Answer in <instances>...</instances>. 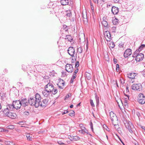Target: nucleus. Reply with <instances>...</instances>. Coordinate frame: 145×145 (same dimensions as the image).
I'll list each match as a JSON object with an SVG mask.
<instances>
[{"mask_svg": "<svg viewBox=\"0 0 145 145\" xmlns=\"http://www.w3.org/2000/svg\"><path fill=\"white\" fill-rule=\"evenodd\" d=\"M73 106V105H71L70 106V108H72Z\"/></svg>", "mask_w": 145, "mask_h": 145, "instance_id": "nucleus-61", "label": "nucleus"}, {"mask_svg": "<svg viewBox=\"0 0 145 145\" xmlns=\"http://www.w3.org/2000/svg\"><path fill=\"white\" fill-rule=\"evenodd\" d=\"M22 69L24 70V71H25L27 70V67L25 65H22Z\"/></svg>", "mask_w": 145, "mask_h": 145, "instance_id": "nucleus-35", "label": "nucleus"}, {"mask_svg": "<svg viewBox=\"0 0 145 145\" xmlns=\"http://www.w3.org/2000/svg\"><path fill=\"white\" fill-rule=\"evenodd\" d=\"M118 46L120 48L123 47L124 46V44L123 43L121 42L119 44Z\"/></svg>", "mask_w": 145, "mask_h": 145, "instance_id": "nucleus-39", "label": "nucleus"}, {"mask_svg": "<svg viewBox=\"0 0 145 145\" xmlns=\"http://www.w3.org/2000/svg\"><path fill=\"white\" fill-rule=\"evenodd\" d=\"M76 78V77L74 76H73L72 75L71 78V79L70 80V83H73V81H74V80Z\"/></svg>", "mask_w": 145, "mask_h": 145, "instance_id": "nucleus-34", "label": "nucleus"}, {"mask_svg": "<svg viewBox=\"0 0 145 145\" xmlns=\"http://www.w3.org/2000/svg\"><path fill=\"white\" fill-rule=\"evenodd\" d=\"M20 102V100H16L13 101V103L15 109L17 110L21 108V105Z\"/></svg>", "mask_w": 145, "mask_h": 145, "instance_id": "nucleus-10", "label": "nucleus"}, {"mask_svg": "<svg viewBox=\"0 0 145 145\" xmlns=\"http://www.w3.org/2000/svg\"><path fill=\"white\" fill-rule=\"evenodd\" d=\"M20 104L21 105V106L22 107H25L29 105L28 100L26 99H23L20 100Z\"/></svg>", "mask_w": 145, "mask_h": 145, "instance_id": "nucleus-11", "label": "nucleus"}, {"mask_svg": "<svg viewBox=\"0 0 145 145\" xmlns=\"http://www.w3.org/2000/svg\"><path fill=\"white\" fill-rule=\"evenodd\" d=\"M29 114V113L28 112H24V114L26 115H28Z\"/></svg>", "mask_w": 145, "mask_h": 145, "instance_id": "nucleus-51", "label": "nucleus"}, {"mask_svg": "<svg viewBox=\"0 0 145 145\" xmlns=\"http://www.w3.org/2000/svg\"><path fill=\"white\" fill-rule=\"evenodd\" d=\"M65 39L70 42H71L73 40V38L72 37L71 35H69L66 36Z\"/></svg>", "mask_w": 145, "mask_h": 145, "instance_id": "nucleus-22", "label": "nucleus"}, {"mask_svg": "<svg viewBox=\"0 0 145 145\" xmlns=\"http://www.w3.org/2000/svg\"><path fill=\"white\" fill-rule=\"evenodd\" d=\"M90 127L93 126V124L91 122L90 123Z\"/></svg>", "mask_w": 145, "mask_h": 145, "instance_id": "nucleus-62", "label": "nucleus"}, {"mask_svg": "<svg viewBox=\"0 0 145 145\" xmlns=\"http://www.w3.org/2000/svg\"><path fill=\"white\" fill-rule=\"evenodd\" d=\"M95 98L97 103V105H98L99 103V97L97 95H95Z\"/></svg>", "mask_w": 145, "mask_h": 145, "instance_id": "nucleus-26", "label": "nucleus"}, {"mask_svg": "<svg viewBox=\"0 0 145 145\" xmlns=\"http://www.w3.org/2000/svg\"><path fill=\"white\" fill-rule=\"evenodd\" d=\"M69 54L72 57H73L75 54L74 49L72 47H69L67 50Z\"/></svg>", "mask_w": 145, "mask_h": 145, "instance_id": "nucleus-12", "label": "nucleus"}, {"mask_svg": "<svg viewBox=\"0 0 145 145\" xmlns=\"http://www.w3.org/2000/svg\"><path fill=\"white\" fill-rule=\"evenodd\" d=\"M102 24L105 28L106 29H107L108 28V24L106 21H103L102 22Z\"/></svg>", "mask_w": 145, "mask_h": 145, "instance_id": "nucleus-20", "label": "nucleus"}, {"mask_svg": "<svg viewBox=\"0 0 145 145\" xmlns=\"http://www.w3.org/2000/svg\"><path fill=\"white\" fill-rule=\"evenodd\" d=\"M75 67L76 68H77L79 66V62L78 61H77L76 63H75Z\"/></svg>", "mask_w": 145, "mask_h": 145, "instance_id": "nucleus-37", "label": "nucleus"}, {"mask_svg": "<svg viewBox=\"0 0 145 145\" xmlns=\"http://www.w3.org/2000/svg\"><path fill=\"white\" fill-rule=\"evenodd\" d=\"M132 89L138 91H140L142 89V87L140 84H133L132 86Z\"/></svg>", "mask_w": 145, "mask_h": 145, "instance_id": "nucleus-4", "label": "nucleus"}, {"mask_svg": "<svg viewBox=\"0 0 145 145\" xmlns=\"http://www.w3.org/2000/svg\"><path fill=\"white\" fill-rule=\"evenodd\" d=\"M4 131V129L0 128V132H2L3 131Z\"/></svg>", "mask_w": 145, "mask_h": 145, "instance_id": "nucleus-58", "label": "nucleus"}, {"mask_svg": "<svg viewBox=\"0 0 145 145\" xmlns=\"http://www.w3.org/2000/svg\"><path fill=\"white\" fill-rule=\"evenodd\" d=\"M76 60H74L73 59H72V65H74V64L75 65V63H76Z\"/></svg>", "mask_w": 145, "mask_h": 145, "instance_id": "nucleus-47", "label": "nucleus"}, {"mask_svg": "<svg viewBox=\"0 0 145 145\" xmlns=\"http://www.w3.org/2000/svg\"><path fill=\"white\" fill-rule=\"evenodd\" d=\"M66 16H67L70 17L71 15V12L69 11H67L66 12Z\"/></svg>", "mask_w": 145, "mask_h": 145, "instance_id": "nucleus-30", "label": "nucleus"}, {"mask_svg": "<svg viewBox=\"0 0 145 145\" xmlns=\"http://www.w3.org/2000/svg\"><path fill=\"white\" fill-rule=\"evenodd\" d=\"M104 35L106 39V37L109 39V40H106L107 41H110L111 39V35L109 32L108 31H105L104 33Z\"/></svg>", "mask_w": 145, "mask_h": 145, "instance_id": "nucleus-15", "label": "nucleus"}, {"mask_svg": "<svg viewBox=\"0 0 145 145\" xmlns=\"http://www.w3.org/2000/svg\"><path fill=\"white\" fill-rule=\"evenodd\" d=\"M109 47L113 48L115 47V45L114 43L113 42H111L109 44Z\"/></svg>", "mask_w": 145, "mask_h": 145, "instance_id": "nucleus-27", "label": "nucleus"}, {"mask_svg": "<svg viewBox=\"0 0 145 145\" xmlns=\"http://www.w3.org/2000/svg\"><path fill=\"white\" fill-rule=\"evenodd\" d=\"M47 132L46 130H40L38 132L39 134L43 133H46Z\"/></svg>", "mask_w": 145, "mask_h": 145, "instance_id": "nucleus-40", "label": "nucleus"}, {"mask_svg": "<svg viewBox=\"0 0 145 145\" xmlns=\"http://www.w3.org/2000/svg\"><path fill=\"white\" fill-rule=\"evenodd\" d=\"M26 136L27 138V140L29 141H31L32 138L31 135H30L29 133L26 134Z\"/></svg>", "mask_w": 145, "mask_h": 145, "instance_id": "nucleus-24", "label": "nucleus"}, {"mask_svg": "<svg viewBox=\"0 0 145 145\" xmlns=\"http://www.w3.org/2000/svg\"><path fill=\"white\" fill-rule=\"evenodd\" d=\"M114 63H117V59L115 58L114 59Z\"/></svg>", "mask_w": 145, "mask_h": 145, "instance_id": "nucleus-57", "label": "nucleus"}, {"mask_svg": "<svg viewBox=\"0 0 145 145\" xmlns=\"http://www.w3.org/2000/svg\"><path fill=\"white\" fill-rule=\"evenodd\" d=\"M24 122L23 121H19L18 123V124H19L20 125H23L24 124Z\"/></svg>", "mask_w": 145, "mask_h": 145, "instance_id": "nucleus-46", "label": "nucleus"}, {"mask_svg": "<svg viewBox=\"0 0 145 145\" xmlns=\"http://www.w3.org/2000/svg\"><path fill=\"white\" fill-rule=\"evenodd\" d=\"M138 96V102L140 104H144L145 103V97L144 95L142 93H140L139 94Z\"/></svg>", "mask_w": 145, "mask_h": 145, "instance_id": "nucleus-7", "label": "nucleus"}, {"mask_svg": "<svg viewBox=\"0 0 145 145\" xmlns=\"http://www.w3.org/2000/svg\"><path fill=\"white\" fill-rule=\"evenodd\" d=\"M76 73H75L74 72V73L72 75L73 76H74L76 77Z\"/></svg>", "mask_w": 145, "mask_h": 145, "instance_id": "nucleus-59", "label": "nucleus"}, {"mask_svg": "<svg viewBox=\"0 0 145 145\" xmlns=\"http://www.w3.org/2000/svg\"><path fill=\"white\" fill-rule=\"evenodd\" d=\"M62 75L63 76H65V75H66L65 72H62Z\"/></svg>", "mask_w": 145, "mask_h": 145, "instance_id": "nucleus-55", "label": "nucleus"}, {"mask_svg": "<svg viewBox=\"0 0 145 145\" xmlns=\"http://www.w3.org/2000/svg\"><path fill=\"white\" fill-rule=\"evenodd\" d=\"M83 49L81 47H80L77 48V51L80 53H82V52Z\"/></svg>", "mask_w": 145, "mask_h": 145, "instance_id": "nucleus-32", "label": "nucleus"}, {"mask_svg": "<svg viewBox=\"0 0 145 145\" xmlns=\"http://www.w3.org/2000/svg\"><path fill=\"white\" fill-rule=\"evenodd\" d=\"M119 82L121 84L123 85L125 83L124 80L122 78H121L119 80Z\"/></svg>", "mask_w": 145, "mask_h": 145, "instance_id": "nucleus-33", "label": "nucleus"}, {"mask_svg": "<svg viewBox=\"0 0 145 145\" xmlns=\"http://www.w3.org/2000/svg\"><path fill=\"white\" fill-rule=\"evenodd\" d=\"M48 91L46 89H45L42 92L43 95L45 97H48L49 96L50 93V92H48Z\"/></svg>", "mask_w": 145, "mask_h": 145, "instance_id": "nucleus-19", "label": "nucleus"}, {"mask_svg": "<svg viewBox=\"0 0 145 145\" xmlns=\"http://www.w3.org/2000/svg\"><path fill=\"white\" fill-rule=\"evenodd\" d=\"M44 88L48 91V92L53 95L56 94L57 92V89L54 88L52 84L50 83H49L46 85L44 87Z\"/></svg>", "mask_w": 145, "mask_h": 145, "instance_id": "nucleus-2", "label": "nucleus"}, {"mask_svg": "<svg viewBox=\"0 0 145 145\" xmlns=\"http://www.w3.org/2000/svg\"><path fill=\"white\" fill-rule=\"evenodd\" d=\"M119 22L117 19L115 18L112 20V22L114 25H116Z\"/></svg>", "mask_w": 145, "mask_h": 145, "instance_id": "nucleus-25", "label": "nucleus"}, {"mask_svg": "<svg viewBox=\"0 0 145 145\" xmlns=\"http://www.w3.org/2000/svg\"><path fill=\"white\" fill-rule=\"evenodd\" d=\"M15 109L13 103L12 104H8L7 106V108L3 111V112H7V111H14Z\"/></svg>", "mask_w": 145, "mask_h": 145, "instance_id": "nucleus-6", "label": "nucleus"}, {"mask_svg": "<svg viewBox=\"0 0 145 145\" xmlns=\"http://www.w3.org/2000/svg\"><path fill=\"white\" fill-rule=\"evenodd\" d=\"M141 128L145 130V127L144 126H142L141 127Z\"/></svg>", "mask_w": 145, "mask_h": 145, "instance_id": "nucleus-60", "label": "nucleus"}, {"mask_svg": "<svg viewBox=\"0 0 145 145\" xmlns=\"http://www.w3.org/2000/svg\"><path fill=\"white\" fill-rule=\"evenodd\" d=\"M57 142L58 144L61 145H63L65 144L64 143H63L61 141H58Z\"/></svg>", "mask_w": 145, "mask_h": 145, "instance_id": "nucleus-45", "label": "nucleus"}, {"mask_svg": "<svg viewBox=\"0 0 145 145\" xmlns=\"http://www.w3.org/2000/svg\"><path fill=\"white\" fill-rule=\"evenodd\" d=\"M137 74L134 73H131L127 74V77L132 79H133L135 78V76H137Z\"/></svg>", "mask_w": 145, "mask_h": 145, "instance_id": "nucleus-18", "label": "nucleus"}, {"mask_svg": "<svg viewBox=\"0 0 145 145\" xmlns=\"http://www.w3.org/2000/svg\"><path fill=\"white\" fill-rule=\"evenodd\" d=\"M65 84V82L63 80H61L59 83L57 84L58 86H59V85L62 84V86H63Z\"/></svg>", "mask_w": 145, "mask_h": 145, "instance_id": "nucleus-29", "label": "nucleus"}, {"mask_svg": "<svg viewBox=\"0 0 145 145\" xmlns=\"http://www.w3.org/2000/svg\"><path fill=\"white\" fill-rule=\"evenodd\" d=\"M7 128L11 129H12L14 128V126L12 125H10L7 126Z\"/></svg>", "mask_w": 145, "mask_h": 145, "instance_id": "nucleus-28", "label": "nucleus"}, {"mask_svg": "<svg viewBox=\"0 0 145 145\" xmlns=\"http://www.w3.org/2000/svg\"><path fill=\"white\" fill-rule=\"evenodd\" d=\"M113 1H114L115 3H118L119 2V1H120V0H113Z\"/></svg>", "mask_w": 145, "mask_h": 145, "instance_id": "nucleus-50", "label": "nucleus"}, {"mask_svg": "<svg viewBox=\"0 0 145 145\" xmlns=\"http://www.w3.org/2000/svg\"><path fill=\"white\" fill-rule=\"evenodd\" d=\"M74 111H72L70 112L69 115L71 116H72L74 115Z\"/></svg>", "mask_w": 145, "mask_h": 145, "instance_id": "nucleus-42", "label": "nucleus"}, {"mask_svg": "<svg viewBox=\"0 0 145 145\" xmlns=\"http://www.w3.org/2000/svg\"><path fill=\"white\" fill-rule=\"evenodd\" d=\"M145 46V45L144 44L141 45L139 47L138 49L136 50L137 52H138L139 53L142 50L143 48H144Z\"/></svg>", "mask_w": 145, "mask_h": 145, "instance_id": "nucleus-23", "label": "nucleus"}, {"mask_svg": "<svg viewBox=\"0 0 145 145\" xmlns=\"http://www.w3.org/2000/svg\"><path fill=\"white\" fill-rule=\"evenodd\" d=\"M41 99L40 95L37 93L35 96L30 97L28 100L29 104L32 106H34L37 108L39 106V102Z\"/></svg>", "mask_w": 145, "mask_h": 145, "instance_id": "nucleus-1", "label": "nucleus"}, {"mask_svg": "<svg viewBox=\"0 0 145 145\" xmlns=\"http://www.w3.org/2000/svg\"><path fill=\"white\" fill-rule=\"evenodd\" d=\"M86 76L87 77L88 80L90 79L91 78V76L90 74L88 73L86 74Z\"/></svg>", "mask_w": 145, "mask_h": 145, "instance_id": "nucleus-38", "label": "nucleus"}, {"mask_svg": "<svg viewBox=\"0 0 145 145\" xmlns=\"http://www.w3.org/2000/svg\"><path fill=\"white\" fill-rule=\"evenodd\" d=\"M84 129L82 127V128H81V130H79V131L80 133H81L82 134H84Z\"/></svg>", "mask_w": 145, "mask_h": 145, "instance_id": "nucleus-43", "label": "nucleus"}, {"mask_svg": "<svg viewBox=\"0 0 145 145\" xmlns=\"http://www.w3.org/2000/svg\"><path fill=\"white\" fill-rule=\"evenodd\" d=\"M93 1L95 3L98 4V0H93Z\"/></svg>", "mask_w": 145, "mask_h": 145, "instance_id": "nucleus-54", "label": "nucleus"}, {"mask_svg": "<svg viewBox=\"0 0 145 145\" xmlns=\"http://www.w3.org/2000/svg\"><path fill=\"white\" fill-rule=\"evenodd\" d=\"M83 128L84 129V133H88V131L84 127H83Z\"/></svg>", "mask_w": 145, "mask_h": 145, "instance_id": "nucleus-48", "label": "nucleus"}, {"mask_svg": "<svg viewBox=\"0 0 145 145\" xmlns=\"http://www.w3.org/2000/svg\"><path fill=\"white\" fill-rule=\"evenodd\" d=\"M113 83H115L117 85V86L118 87V84H117V81L116 80V81H115V80H113Z\"/></svg>", "mask_w": 145, "mask_h": 145, "instance_id": "nucleus-56", "label": "nucleus"}, {"mask_svg": "<svg viewBox=\"0 0 145 145\" xmlns=\"http://www.w3.org/2000/svg\"><path fill=\"white\" fill-rule=\"evenodd\" d=\"M139 54L138 52H137V50L133 54V57H135V58H137V56H138V54Z\"/></svg>", "mask_w": 145, "mask_h": 145, "instance_id": "nucleus-31", "label": "nucleus"}, {"mask_svg": "<svg viewBox=\"0 0 145 145\" xmlns=\"http://www.w3.org/2000/svg\"><path fill=\"white\" fill-rule=\"evenodd\" d=\"M68 112V111L67 110H65L62 112V114L63 115L67 113Z\"/></svg>", "mask_w": 145, "mask_h": 145, "instance_id": "nucleus-49", "label": "nucleus"}, {"mask_svg": "<svg viewBox=\"0 0 145 145\" xmlns=\"http://www.w3.org/2000/svg\"><path fill=\"white\" fill-rule=\"evenodd\" d=\"M90 104L92 107H94L95 105L93 103V100L92 99L90 100Z\"/></svg>", "mask_w": 145, "mask_h": 145, "instance_id": "nucleus-41", "label": "nucleus"}, {"mask_svg": "<svg viewBox=\"0 0 145 145\" xmlns=\"http://www.w3.org/2000/svg\"><path fill=\"white\" fill-rule=\"evenodd\" d=\"M110 116L112 123L113 122V121L118 120L116 116L112 111H111L110 112Z\"/></svg>", "mask_w": 145, "mask_h": 145, "instance_id": "nucleus-9", "label": "nucleus"}, {"mask_svg": "<svg viewBox=\"0 0 145 145\" xmlns=\"http://www.w3.org/2000/svg\"><path fill=\"white\" fill-rule=\"evenodd\" d=\"M78 68H76L74 72L75 73H77L78 72Z\"/></svg>", "mask_w": 145, "mask_h": 145, "instance_id": "nucleus-53", "label": "nucleus"}, {"mask_svg": "<svg viewBox=\"0 0 145 145\" xmlns=\"http://www.w3.org/2000/svg\"><path fill=\"white\" fill-rule=\"evenodd\" d=\"M89 3L90 4L91 6V9L92 10V11L94 10V8H93V5L91 1V0L89 1Z\"/></svg>", "mask_w": 145, "mask_h": 145, "instance_id": "nucleus-36", "label": "nucleus"}, {"mask_svg": "<svg viewBox=\"0 0 145 145\" xmlns=\"http://www.w3.org/2000/svg\"><path fill=\"white\" fill-rule=\"evenodd\" d=\"M60 2L61 4L63 5H67L69 3L68 0H61Z\"/></svg>", "mask_w": 145, "mask_h": 145, "instance_id": "nucleus-21", "label": "nucleus"}, {"mask_svg": "<svg viewBox=\"0 0 145 145\" xmlns=\"http://www.w3.org/2000/svg\"><path fill=\"white\" fill-rule=\"evenodd\" d=\"M74 68L72 65L70 64H67L65 66V70L69 72H72Z\"/></svg>", "mask_w": 145, "mask_h": 145, "instance_id": "nucleus-8", "label": "nucleus"}, {"mask_svg": "<svg viewBox=\"0 0 145 145\" xmlns=\"http://www.w3.org/2000/svg\"><path fill=\"white\" fill-rule=\"evenodd\" d=\"M144 58V55L142 53L138 54L137 56V58H135V60L139 62L143 60Z\"/></svg>", "mask_w": 145, "mask_h": 145, "instance_id": "nucleus-14", "label": "nucleus"}, {"mask_svg": "<svg viewBox=\"0 0 145 145\" xmlns=\"http://www.w3.org/2000/svg\"><path fill=\"white\" fill-rule=\"evenodd\" d=\"M112 30H113V32H115V30H116V27H112Z\"/></svg>", "mask_w": 145, "mask_h": 145, "instance_id": "nucleus-52", "label": "nucleus"}, {"mask_svg": "<svg viewBox=\"0 0 145 145\" xmlns=\"http://www.w3.org/2000/svg\"><path fill=\"white\" fill-rule=\"evenodd\" d=\"M58 86L61 89H62L63 88L62 87L60 86L59 85V86Z\"/></svg>", "mask_w": 145, "mask_h": 145, "instance_id": "nucleus-63", "label": "nucleus"}, {"mask_svg": "<svg viewBox=\"0 0 145 145\" xmlns=\"http://www.w3.org/2000/svg\"><path fill=\"white\" fill-rule=\"evenodd\" d=\"M132 54L131 50L130 49H127L125 51L124 56L125 58H127Z\"/></svg>", "mask_w": 145, "mask_h": 145, "instance_id": "nucleus-13", "label": "nucleus"}, {"mask_svg": "<svg viewBox=\"0 0 145 145\" xmlns=\"http://www.w3.org/2000/svg\"><path fill=\"white\" fill-rule=\"evenodd\" d=\"M119 65L118 64H117L116 65V70L117 71H119Z\"/></svg>", "mask_w": 145, "mask_h": 145, "instance_id": "nucleus-44", "label": "nucleus"}, {"mask_svg": "<svg viewBox=\"0 0 145 145\" xmlns=\"http://www.w3.org/2000/svg\"><path fill=\"white\" fill-rule=\"evenodd\" d=\"M106 18L105 17H103V21L105 20Z\"/></svg>", "mask_w": 145, "mask_h": 145, "instance_id": "nucleus-64", "label": "nucleus"}, {"mask_svg": "<svg viewBox=\"0 0 145 145\" xmlns=\"http://www.w3.org/2000/svg\"><path fill=\"white\" fill-rule=\"evenodd\" d=\"M4 113L6 116L13 119H16L17 116V115L15 113L10 112L8 111Z\"/></svg>", "mask_w": 145, "mask_h": 145, "instance_id": "nucleus-5", "label": "nucleus"}, {"mask_svg": "<svg viewBox=\"0 0 145 145\" xmlns=\"http://www.w3.org/2000/svg\"><path fill=\"white\" fill-rule=\"evenodd\" d=\"M126 128L128 129L129 131L131 133H133L132 129L134 128V126L132 123L129 121H127L125 123Z\"/></svg>", "mask_w": 145, "mask_h": 145, "instance_id": "nucleus-3", "label": "nucleus"}, {"mask_svg": "<svg viewBox=\"0 0 145 145\" xmlns=\"http://www.w3.org/2000/svg\"><path fill=\"white\" fill-rule=\"evenodd\" d=\"M119 9L117 7L113 6L112 8V12L114 14H117L118 12Z\"/></svg>", "mask_w": 145, "mask_h": 145, "instance_id": "nucleus-17", "label": "nucleus"}, {"mask_svg": "<svg viewBox=\"0 0 145 145\" xmlns=\"http://www.w3.org/2000/svg\"><path fill=\"white\" fill-rule=\"evenodd\" d=\"M39 103V106H40L42 107L46 106L47 104L48 100L46 99H44L42 101V102L40 101Z\"/></svg>", "mask_w": 145, "mask_h": 145, "instance_id": "nucleus-16", "label": "nucleus"}]
</instances>
